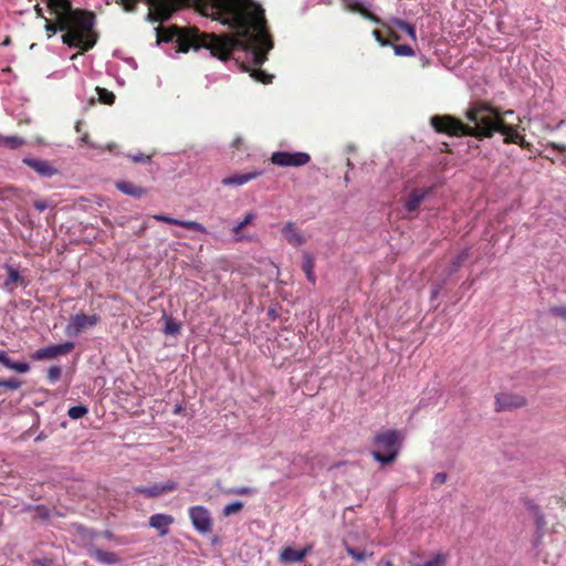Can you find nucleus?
Returning <instances> with one entry per match:
<instances>
[{
    "label": "nucleus",
    "mask_w": 566,
    "mask_h": 566,
    "mask_svg": "<svg viewBox=\"0 0 566 566\" xmlns=\"http://www.w3.org/2000/svg\"><path fill=\"white\" fill-rule=\"evenodd\" d=\"M211 15L230 29L235 30L232 39L239 42L232 45L221 61L230 59L234 51L242 50L251 55L252 66L242 65L255 81L269 84L273 75L261 69L268 60V53L273 48L271 35L266 28V19L261 4L254 0H207Z\"/></svg>",
    "instance_id": "f257e3e1"
},
{
    "label": "nucleus",
    "mask_w": 566,
    "mask_h": 566,
    "mask_svg": "<svg viewBox=\"0 0 566 566\" xmlns=\"http://www.w3.org/2000/svg\"><path fill=\"white\" fill-rule=\"evenodd\" d=\"M46 7L53 19L44 15L40 4L34 7L39 18L44 20L48 36L64 32L62 41L70 48H77L82 52L91 50L97 40L93 32L95 15L92 12L74 9L70 0H46Z\"/></svg>",
    "instance_id": "f03ea898"
},
{
    "label": "nucleus",
    "mask_w": 566,
    "mask_h": 566,
    "mask_svg": "<svg viewBox=\"0 0 566 566\" xmlns=\"http://www.w3.org/2000/svg\"><path fill=\"white\" fill-rule=\"evenodd\" d=\"M157 43L170 42L177 40L178 51L187 53L191 48L193 49H208L212 56L223 57L232 45L239 42L234 41L230 34L216 35L209 33H201L196 28L182 29L178 25H170L168 28L157 27Z\"/></svg>",
    "instance_id": "7ed1b4c3"
},
{
    "label": "nucleus",
    "mask_w": 566,
    "mask_h": 566,
    "mask_svg": "<svg viewBox=\"0 0 566 566\" xmlns=\"http://www.w3.org/2000/svg\"><path fill=\"white\" fill-rule=\"evenodd\" d=\"M465 118L473 125L468 124L469 136L480 140L491 138L500 129L504 120L499 108L485 101H473L465 111Z\"/></svg>",
    "instance_id": "20e7f679"
},
{
    "label": "nucleus",
    "mask_w": 566,
    "mask_h": 566,
    "mask_svg": "<svg viewBox=\"0 0 566 566\" xmlns=\"http://www.w3.org/2000/svg\"><path fill=\"white\" fill-rule=\"evenodd\" d=\"M401 436L398 430L388 429L375 434L373 443L376 449L373 457L381 464H390L396 461L401 447Z\"/></svg>",
    "instance_id": "39448f33"
},
{
    "label": "nucleus",
    "mask_w": 566,
    "mask_h": 566,
    "mask_svg": "<svg viewBox=\"0 0 566 566\" xmlns=\"http://www.w3.org/2000/svg\"><path fill=\"white\" fill-rule=\"evenodd\" d=\"M436 132L449 136H469L468 124L451 115H434L430 119Z\"/></svg>",
    "instance_id": "423d86ee"
},
{
    "label": "nucleus",
    "mask_w": 566,
    "mask_h": 566,
    "mask_svg": "<svg viewBox=\"0 0 566 566\" xmlns=\"http://www.w3.org/2000/svg\"><path fill=\"white\" fill-rule=\"evenodd\" d=\"M101 317L97 314L87 315L85 313H77L70 317L69 323L65 326V334L71 337L77 336L85 329L97 325Z\"/></svg>",
    "instance_id": "0eeeda50"
},
{
    "label": "nucleus",
    "mask_w": 566,
    "mask_h": 566,
    "mask_svg": "<svg viewBox=\"0 0 566 566\" xmlns=\"http://www.w3.org/2000/svg\"><path fill=\"white\" fill-rule=\"evenodd\" d=\"M189 518L195 530L200 534L212 532V517L208 509L202 505L191 506L188 511Z\"/></svg>",
    "instance_id": "6e6552de"
},
{
    "label": "nucleus",
    "mask_w": 566,
    "mask_h": 566,
    "mask_svg": "<svg viewBox=\"0 0 566 566\" xmlns=\"http://www.w3.org/2000/svg\"><path fill=\"white\" fill-rule=\"evenodd\" d=\"M311 156L307 153L276 151L271 156V163L281 167H301L308 164Z\"/></svg>",
    "instance_id": "1a4fd4ad"
},
{
    "label": "nucleus",
    "mask_w": 566,
    "mask_h": 566,
    "mask_svg": "<svg viewBox=\"0 0 566 566\" xmlns=\"http://www.w3.org/2000/svg\"><path fill=\"white\" fill-rule=\"evenodd\" d=\"M74 348V343L66 342L63 344L51 345L40 348L31 354L33 360H46L56 358L57 356L67 355Z\"/></svg>",
    "instance_id": "9d476101"
},
{
    "label": "nucleus",
    "mask_w": 566,
    "mask_h": 566,
    "mask_svg": "<svg viewBox=\"0 0 566 566\" xmlns=\"http://www.w3.org/2000/svg\"><path fill=\"white\" fill-rule=\"evenodd\" d=\"M526 406L525 397L512 392H501L495 396V411H506Z\"/></svg>",
    "instance_id": "9b49d317"
},
{
    "label": "nucleus",
    "mask_w": 566,
    "mask_h": 566,
    "mask_svg": "<svg viewBox=\"0 0 566 566\" xmlns=\"http://www.w3.org/2000/svg\"><path fill=\"white\" fill-rule=\"evenodd\" d=\"M177 482L168 480L165 483L154 484L150 486H136L134 492L148 499H155L161 496L163 494L174 492L177 490Z\"/></svg>",
    "instance_id": "f8f14e48"
},
{
    "label": "nucleus",
    "mask_w": 566,
    "mask_h": 566,
    "mask_svg": "<svg viewBox=\"0 0 566 566\" xmlns=\"http://www.w3.org/2000/svg\"><path fill=\"white\" fill-rule=\"evenodd\" d=\"M342 6L344 9L360 14L363 18L379 24L381 27H386L385 22L376 14H374L371 11H369L361 2L360 0H342Z\"/></svg>",
    "instance_id": "ddd939ff"
},
{
    "label": "nucleus",
    "mask_w": 566,
    "mask_h": 566,
    "mask_svg": "<svg viewBox=\"0 0 566 566\" xmlns=\"http://www.w3.org/2000/svg\"><path fill=\"white\" fill-rule=\"evenodd\" d=\"M432 188H416L405 200V208L408 212L417 211L423 200L431 193Z\"/></svg>",
    "instance_id": "4468645a"
},
{
    "label": "nucleus",
    "mask_w": 566,
    "mask_h": 566,
    "mask_svg": "<svg viewBox=\"0 0 566 566\" xmlns=\"http://www.w3.org/2000/svg\"><path fill=\"white\" fill-rule=\"evenodd\" d=\"M175 518L169 514L157 513L149 517L148 524L150 527L158 531V535L164 537L168 535L169 527L174 524Z\"/></svg>",
    "instance_id": "2eb2a0df"
},
{
    "label": "nucleus",
    "mask_w": 566,
    "mask_h": 566,
    "mask_svg": "<svg viewBox=\"0 0 566 566\" xmlns=\"http://www.w3.org/2000/svg\"><path fill=\"white\" fill-rule=\"evenodd\" d=\"M153 218L157 221L166 222L169 224L179 226L189 230L207 233V229L199 222L192 220H179L165 214H154Z\"/></svg>",
    "instance_id": "dca6fc26"
},
{
    "label": "nucleus",
    "mask_w": 566,
    "mask_h": 566,
    "mask_svg": "<svg viewBox=\"0 0 566 566\" xmlns=\"http://www.w3.org/2000/svg\"><path fill=\"white\" fill-rule=\"evenodd\" d=\"M23 163L42 177H52L57 174V170L48 160L24 158Z\"/></svg>",
    "instance_id": "f3484780"
},
{
    "label": "nucleus",
    "mask_w": 566,
    "mask_h": 566,
    "mask_svg": "<svg viewBox=\"0 0 566 566\" xmlns=\"http://www.w3.org/2000/svg\"><path fill=\"white\" fill-rule=\"evenodd\" d=\"M284 239L293 247H300L305 243V238L294 222H286L282 228Z\"/></svg>",
    "instance_id": "a211bd4d"
},
{
    "label": "nucleus",
    "mask_w": 566,
    "mask_h": 566,
    "mask_svg": "<svg viewBox=\"0 0 566 566\" xmlns=\"http://www.w3.org/2000/svg\"><path fill=\"white\" fill-rule=\"evenodd\" d=\"M87 554L102 564L113 565L119 562L115 553L102 551L95 545L87 546Z\"/></svg>",
    "instance_id": "6ab92c4d"
},
{
    "label": "nucleus",
    "mask_w": 566,
    "mask_h": 566,
    "mask_svg": "<svg viewBox=\"0 0 566 566\" xmlns=\"http://www.w3.org/2000/svg\"><path fill=\"white\" fill-rule=\"evenodd\" d=\"M116 189L129 197L133 198H142L147 195L148 190L144 187H140L134 182L122 180L116 182Z\"/></svg>",
    "instance_id": "aec40b11"
},
{
    "label": "nucleus",
    "mask_w": 566,
    "mask_h": 566,
    "mask_svg": "<svg viewBox=\"0 0 566 566\" xmlns=\"http://www.w3.org/2000/svg\"><path fill=\"white\" fill-rule=\"evenodd\" d=\"M496 133H501L504 135L505 144H516L517 140H521V134L517 132L516 125H509L505 120H502L500 124V129Z\"/></svg>",
    "instance_id": "412c9836"
},
{
    "label": "nucleus",
    "mask_w": 566,
    "mask_h": 566,
    "mask_svg": "<svg viewBox=\"0 0 566 566\" xmlns=\"http://www.w3.org/2000/svg\"><path fill=\"white\" fill-rule=\"evenodd\" d=\"M0 364L20 374L30 370V365L27 361H13L4 350H0Z\"/></svg>",
    "instance_id": "4be33fe9"
},
{
    "label": "nucleus",
    "mask_w": 566,
    "mask_h": 566,
    "mask_svg": "<svg viewBox=\"0 0 566 566\" xmlns=\"http://www.w3.org/2000/svg\"><path fill=\"white\" fill-rule=\"evenodd\" d=\"M261 172L254 171V172H247V174H237L227 178L222 179V185L224 186H242L252 179H255L258 176H260Z\"/></svg>",
    "instance_id": "5701e85b"
},
{
    "label": "nucleus",
    "mask_w": 566,
    "mask_h": 566,
    "mask_svg": "<svg viewBox=\"0 0 566 566\" xmlns=\"http://www.w3.org/2000/svg\"><path fill=\"white\" fill-rule=\"evenodd\" d=\"M315 269V258L310 252L303 253V261H302V270L304 271L306 279L312 283L315 284L316 276L314 273Z\"/></svg>",
    "instance_id": "b1692460"
},
{
    "label": "nucleus",
    "mask_w": 566,
    "mask_h": 566,
    "mask_svg": "<svg viewBox=\"0 0 566 566\" xmlns=\"http://www.w3.org/2000/svg\"><path fill=\"white\" fill-rule=\"evenodd\" d=\"M307 554V549L296 551L292 547H285L281 552V559L285 563H300Z\"/></svg>",
    "instance_id": "393cba45"
},
{
    "label": "nucleus",
    "mask_w": 566,
    "mask_h": 566,
    "mask_svg": "<svg viewBox=\"0 0 566 566\" xmlns=\"http://www.w3.org/2000/svg\"><path fill=\"white\" fill-rule=\"evenodd\" d=\"M255 218H256V213L253 211H250V212L245 213L244 218L232 228V233L234 235L235 241L243 240V237L240 235V232L242 231L243 228L251 224L255 220Z\"/></svg>",
    "instance_id": "a878e982"
},
{
    "label": "nucleus",
    "mask_w": 566,
    "mask_h": 566,
    "mask_svg": "<svg viewBox=\"0 0 566 566\" xmlns=\"http://www.w3.org/2000/svg\"><path fill=\"white\" fill-rule=\"evenodd\" d=\"M22 283L23 277L20 275V273L15 269L8 266V277L4 282V287L12 291L14 287Z\"/></svg>",
    "instance_id": "bb28decb"
},
{
    "label": "nucleus",
    "mask_w": 566,
    "mask_h": 566,
    "mask_svg": "<svg viewBox=\"0 0 566 566\" xmlns=\"http://www.w3.org/2000/svg\"><path fill=\"white\" fill-rule=\"evenodd\" d=\"M163 318L165 321L164 333L166 335H178L181 331V325L176 322L171 316L164 313Z\"/></svg>",
    "instance_id": "cd10ccee"
},
{
    "label": "nucleus",
    "mask_w": 566,
    "mask_h": 566,
    "mask_svg": "<svg viewBox=\"0 0 566 566\" xmlns=\"http://www.w3.org/2000/svg\"><path fill=\"white\" fill-rule=\"evenodd\" d=\"M533 517L535 520V525H536V538H535L534 545L537 546L542 542V538L544 536V530H545L547 523H546V518H545V515L543 514V512Z\"/></svg>",
    "instance_id": "c85d7f7f"
},
{
    "label": "nucleus",
    "mask_w": 566,
    "mask_h": 566,
    "mask_svg": "<svg viewBox=\"0 0 566 566\" xmlns=\"http://www.w3.org/2000/svg\"><path fill=\"white\" fill-rule=\"evenodd\" d=\"M25 142L18 136H0V146H6L10 149H17L21 146H23Z\"/></svg>",
    "instance_id": "c756f323"
},
{
    "label": "nucleus",
    "mask_w": 566,
    "mask_h": 566,
    "mask_svg": "<svg viewBox=\"0 0 566 566\" xmlns=\"http://www.w3.org/2000/svg\"><path fill=\"white\" fill-rule=\"evenodd\" d=\"M392 23L400 30L405 31L412 40H416V29L412 24L400 19H394Z\"/></svg>",
    "instance_id": "7c9ffc66"
},
{
    "label": "nucleus",
    "mask_w": 566,
    "mask_h": 566,
    "mask_svg": "<svg viewBox=\"0 0 566 566\" xmlns=\"http://www.w3.org/2000/svg\"><path fill=\"white\" fill-rule=\"evenodd\" d=\"M88 408L84 405L73 406L69 409L67 415L71 419L77 420L86 416Z\"/></svg>",
    "instance_id": "2f4dec72"
},
{
    "label": "nucleus",
    "mask_w": 566,
    "mask_h": 566,
    "mask_svg": "<svg viewBox=\"0 0 566 566\" xmlns=\"http://www.w3.org/2000/svg\"><path fill=\"white\" fill-rule=\"evenodd\" d=\"M346 553L357 562H364L368 556H373L374 553L367 554L365 551H357L356 548L346 545Z\"/></svg>",
    "instance_id": "473e14b6"
},
{
    "label": "nucleus",
    "mask_w": 566,
    "mask_h": 566,
    "mask_svg": "<svg viewBox=\"0 0 566 566\" xmlns=\"http://www.w3.org/2000/svg\"><path fill=\"white\" fill-rule=\"evenodd\" d=\"M97 91V94H98V99L104 103V104H107V105H112L115 101V95L113 92L106 90V88H103V87H97L96 88Z\"/></svg>",
    "instance_id": "72a5a7b5"
},
{
    "label": "nucleus",
    "mask_w": 566,
    "mask_h": 566,
    "mask_svg": "<svg viewBox=\"0 0 566 566\" xmlns=\"http://www.w3.org/2000/svg\"><path fill=\"white\" fill-rule=\"evenodd\" d=\"M242 509H243V503L241 501H234V502L227 504L223 507L222 514L228 517V516L239 513Z\"/></svg>",
    "instance_id": "f704fd0d"
},
{
    "label": "nucleus",
    "mask_w": 566,
    "mask_h": 566,
    "mask_svg": "<svg viewBox=\"0 0 566 566\" xmlns=\"http://www.w3.org/2000/svg\"><path fill=\"white\" fill-rule=\"evenodd\" d=\"M392 49L396 55L399 56H412L415 55L413 49L408 44H394Z\"/></svg>",
    "instance_id": "c9c22d12"
},
{
    "label": "nucleus",
    "mask_w": 566,
    "mask_h": 566,
    "mask_svg": "<svg viewBox=\"0 0 566 566\" xmlns=\"http://www.w3.org/2000/svg\"><path fill=\"white\" fill-rule=\"evenodd\" d=\"M255 492L253 488L250 486H240V488H231L224 491L227 495H251Z\"/></svg>",
    "instance_id": "e433bc0d"
},
{
    "label": "nucleus",
    "mask_w": 566,
    "mask_h": 566,
    "mask_svg": "<svg viewBox=\"0 0 566 566\" xmlns=\"http://www.w3.org/2000/svg\"><path fill=\"white\" fill-rule=\"evenodd\" d=\"M62 376V368L60 366H51L49 369H48V380L51 382V384H54L56 382L57 380H60Z\"/></svg>",
    "instance_id": "4c0bfd02"
},
{
    "label": "nucleus",
    "mask_w": 566,
    "mask_h": 566,
    "mask_svg": "<svg viewBox=\"0 0 566 566\" xmlns=\"http://www.w3.org/2000/svg\"><path fill=\"white\" fill-rule=\"evenodd\" d=\"M523 503H524L525 509H526V510H527V511H528L533 516H535V515H537V514L542 513V510H541L539 505H537L533 500H531V499H527V497H526V499H524Z\"/></svg>",
    "instance_id": "58836bf2"
},
{
    "label": "nucleus",
    "mask_w": 566,
    "mask_h": 566,
    "mask_svg": "<svg viewBox=\"0 0 566 566\" xmlns=\"http://www.w3.org/2000/svg\"><path fill=\"white\" fill-rule=\"evenodd\" d=\"M21 385H22V382L14 378L2 379V387L10 389V390H17L21 387Z\"/></svg>",
    "instance_id": "ea45409f"
},
{
    "label": "nucleus",
    "mask_w": 566,
    "mask_h": 566,
    "mask_svg": "<svg viewBox=\"0 0 566 566\" xmlns=\"http://www.w3.org/2000/svg\"><path fill=\"white\" fill-rule=\"evenodd\" d=\"M549 313L553 316L560 317L562 319L566 321V306H552L549 308Z\"/></svg>",
    "instance_id": "a19ab883"
},
{
    "label": "nucleus",
    "mask_w": 566,
    "mask_h": 566,
    "mask_svg": "<svg viewBox=\"0 0 566 566\" xmlns=\"http://www.w3.org/2000/svg\"><path fill=\"white\" fill-rule=\"evenodd\" d=\"M444 564V558L441 555H437L434 558L424 562L423 564H418L417 566H442Z\"/></svg>",
    "instance_id": "79ce46f5"
},
{
    "label": "nucleus",
    "mask_w": 566,
    "mask_h": 566,
    "mask_svg": "<svg viewBox=\"0 0 566 566\" xmlns=\"http://www.w3.org/2000/svg\"><path fill=\"white\" fill-rule=\"evenodd\" d=\"M373 36L381 46L390 45V42L381 35V32L377 29L373 31Z\"/></svg>",
    "instance_id": "37998d69"
},
{
    "label": "nucleus",
    "mask_w": 566,
    "mask_h": 566,
    "mask_svg": "<svg viewBox=\"0 0 566 566\" xmlns=\"http://www.w3.org/2000/svg\"><path fill=\"white\" fill-rule=\"evenodd\" d=\"M54 562L52 558H38L33 560V566H53Z\"/></svg>",
    "instance_id": "c03bdc74"
},
{
    "label": "nucleus",
    "mask_w": 566,
    "mask_h": 566,
    "mask_svg": "<svg viewBox=\"0 0 566 566\" xmlns=\"http://www.w3.org/2000/svg\"><path fill=\"white\" fill-rule=\"evenodd\" d=\"M446 481H447V474H446V473H443V472H439V473H437V474L433 476V479H432V483H433L434 485H441V484L446 483Z\"/></svg>",
    "instance_id": "a18cd8bd"
},
{
    "label": "nucleus",
    "mask_w": 566,
    "mask_h": 566,
    "mask_svg": "<svg viewBox=\"0 0 566 566\" xmlns=\"http://www.w3.org/2000/svg\"><path fill=\"white\" fill-rule=\"evenodd\" d=\"M469 258V250H463L458 256L454 262V265L457 268L461 266L462 263Z\"/></svg>",
    "instance_id": "49530a36"
},
{
    "label": "nucleus",
    "mask_w": 566,
    "mask_h": 566,
    "mask_svg": "<svg viewBox=\"0 0 566 566\" xmlns=\"http://www.w3.org/2000/svg\"><path fill=\"white\" fill-rule=\"evenodd\" d=\"M130 157L135 163H148L151 158L150 156L144 154L133 155Z\"/></svg>",
    "instance_id": "de8ad7c7"
},
{
    "label": "nucleus",
    "mask_w": 566,
    "mask_h": 566,
    "mask_svg": "<svg viewBox=\"0 0 566 566\" xmlns=\"http://www.w3.org/2000/svg\"><path fill=\"white\" fill-rule=\"evenodd\" d=\"M385 25L386 27H384V28L387 29L388 34L391 38V40L392 41H399L400 36L387 23H385Z\"/></svg>",
    "instance_id": "09e8293b"
},
{
    "label": "nucleus",
    "mask_w": 566,
    "mask_h": 566,
    "mask_svg": "<svg viewBox=\"0 0 566 566\" xmlns=\"http://www.w3.org/2000/svg\"><path fill=\"white\" fill-rule=\"evenodd\" d=\"M34 208L42 212L48 208V203L43 200H38L34 202Z\"/></svg>",
    "instance_id": "8fccbe9b"
},
{
    "label": "nucleus",
    "mask_w": 566,
    "mask_h": 566,
    "mask_svg": "<svg viewBox=\"0 0 566 566\" xmlns=\"http://www.w3.org/2000/svg\"><path fill=\"white\" fill-rule=\"evenodd\" d=\"M516 145L521 146L522 148H528L530 143L526 142L525 137L522 135L521 140H517Z\"/></svg>",
    "instance_id": "3c124183"
},
{
    "label": "nucleus",
    "mask_w": 566,
    "mask_h": 566,
    "mask_svg": "<svg viewBox=\"0 0 566 566\" xmlns=\"http://www.w3.org/2000/svg\"><path fill=\"white\" fill-rule=\"evenodd\" d=\"M243 143V139L241 137H237L233 142H232V147L234 148H239Z\"/></svg>",
    "instance_id": "603ef678"
},
{
    "label": "nucleus",
    "mask_w": 566,
    "mask_h": 566,
    "mask_svg": "<svg viewBox=\"0 0 566 566\" xmlns=\"http://www.w3.org/2000/svg\"><path fill=\"white\" fill-rule=\"evenodd\" d=\"M381 563L384 564V566H394L392 560L387 559L385 557L381 559Z\"/></svg>",
    "instance_id": "864d4df0"
},
{
    "label": "nucleus",
    "mask_w": 566,
    "mask_h": 566,
    "mask_svg": "<svg viewBox=\"0 0 566 566\" xmlns=\"http://www.w3.org/2000/svg\"><path fill=\"white\" fill-rule=\"evenodd\" d=\"M553 148L557 150H565V146L553 144Z\"/></svg>",
    "instance_id": "5fc2aeb1"
},
{
    "label": "nucleus",
    "mask_w": 566,
    "mask_h": 566,
    "mask_svg": "<svg viewBox=\"0 0 566 566\" xmlns=\"http://www.w3.org/2000/svg\"><path fill=\"white\" fill-rule=\"evenodd\" d=\"M103 536H104V537H106V538H108V539H112V538H113V534H112L111 532H108V531L104 532V533H103Z\"/></svg>",
    "instance_id": "6e6d98bb"
},
{
    "label": "nucleus",
    "mask_w": 566,
    "mask_h": 566,
    "mask_svg": "<svg viewBox=\"0 0 566 566\" xmlns=\"http://www.w3.org/2000/svg\"><path fill=\"white\" fill-rule=\"evenodd\" d=\"M87 137H88V136H87V134H85V135L82 137V140H83L84 143H86V142H87Z\"/></svg>",
    "instance_id": "4d7b16f0"
},
{
    "label": "nucleus",
    "mask_w": 566,
    "mask_h": 566,
    "mask_svg": "<svg viewBox=\"0 0 566 566\" xmlns=\"http://www.w3.org/2000/svg\"><path fill=\"white\" fill-rule=\"evenodd\" d=\"M36 510H39V511H46L45 507H43V506H38Z\"/></svg>",
    "instance_id": "13d9d810"
},
{
    "label": "nucleus",
    "mask_w": 566,
    "mask_h": 566,
    "mask_svg": "<svg viewBox=\"0 0 566 566\" xmlns=\"http://www.w3.org/2000/svg\"><path fill=\"white\" fill-rule=\"evenodd\" d=\"M348 180H349V177L346 175L345 176V181L348 182Z\"/></svg>",
    "instance_id": "bf43d9fd"
},
{
    "label": "nucleus",
    "mask_w": 566,
    "mask_h": 566,
    "mask_svg": "<svg viewBox=\"0 0 566 566\" xmlns=\"http://www.w3.org/2000/svg\"><path fill=\"white\" fill-rule=\"evenodd\" d=\"M0 387H2V379H0Z\"/></svg>",
    "instance_id": "052dcab7"
}]
</instances>
